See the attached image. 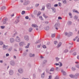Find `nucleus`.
<instances>
[{"mask_svg":"<svg viewBox=\"0 0 79 79\" xmlns=\"http://www.w3.org/2000/svg\"><path fill=\"white\" fill-rule=\"evenodd\" d=\"M76 66L77 68H79V64H77L76 65Z\"/></svg>","mask_w":79,"mask_h":79,"instance_id":"38","label":"nucleus"},{"mask_svg":"<svg viewBox=\"0 0 79 79\" xmlns=\"http://www.w3.org/2000/svg\"><path fill=\"white\" fill-rule=\"evenodd\" d=\"M5 26H1V29H4V28H5Z\"/></svg>","mask_w":79,"mask_h":79,"instance_id":"34","label":"nucleus"},{"mask_svg":"<svg viewBox=\"0 0 79 79\" xmlns=\"http://www.w3.org/2000/svg\"><path fill=\"white\" fill-rule=\"evenodd\" d=\"M60 27V24H55L54 25V27Z\"/></svg>","mask_w":79,"mask_h":79,"instance_id":"9","label":"nucleus"},{"mask_svg":"<svg viewBox=\"0 0 79 79\" xmlns=\"http://www.w3.org/2000/svg\"><path fill=\"white\" fill-rule=\"evenodd\" d=\"M77 59H78V60H79V56H77Z\"/></svg>","mask_w":79,"mask_h":79,"instance_id":"58","label":"nucleus"},{"mask_svg":"<svg viewBox=\"0 0 79 79\" xmlns=\"http://www.w3.org/2000/svg\"><path fill=\"white\" fill-rule=\"evenodd\" d=\"M63 3H66V1L65 0H63Z\"/></svg>","mask_w":79,"mask_h":79,"instance_id":"51","label":"nucleus"},{"mask_svg":"<svg viewBox=\"0 0 79 79\" xmlns=\"http://www.w3.org/2000/svg\"><path fill=\"white\" fill-rule=\"evenodd\" d=\"M56 60H57V61H58V60H59L60 59L59 58H58V57H56Z\"/></svg>","mask_w":79,"mask_h":79,"instance_id":"56","label":"nucleus"},{"mask_svg":"<svg viewBox=\"0 0 79 79\" xmlns=\"http://www.w3.org/2000/svg\"><path fill=\"white\" fill-rule=\"evenodd\" d=\"M68 23H69V25H70V24H72V22H71V21H69Z\"/></svg>","mask_w":79,"mask_h":79,"instance_id":"39","label":"nucleus"},{"mask_svg":"<svg viewBox=\"0 0 79 79\" xmlns=\"http://www.w3.org/2000/svg\"><path fill=\"white\" fill-rule=\"evenodd\" d=\"M73 12H74V13H78V11H77V10H73Z\"/></svg>","mask_w":79,"mask_h":79,"instance_id":"21","label":"nucleus"},{"mask_svg":"<svg viewBox=\"0 0 79 79\" xmlns=\"http://www.w3.org/2000/svg\"><path fill=\"white\" fill-rule=\"evenodd\" d=\"M74 19H77L78 18V17L77 16L75 15L74 18Z\"/></svg>","mask_w":79,"mask_h":79,"instance_id":"24","label":"nucleus"},{"mask_svg":"<svg viewBox=\"0 0 79 79\" xmlns=\"http://www.w3.org/2000/svg\"><path fill=\"white\" fill-rule=\"evenodd\" d=\"M15 41V40L13 38H11L10 39V41L11 43H12Z\"/></svg>","mask_w":79,"mask_h":79,"instance_id":"14","label":"nucleus"},{"mask_svg":"<svg viewBox=\"0 0 79 79\" xmlns=\"http://www.w3.org/2000/svg\"><path fill=\"white\" fill-rule=\"evenodd\" d=\"M39 4H36L35 5V6L36 7H37V6H39Z\"/></svg>","mask_w":79,"mask_h":79,"instance_id":"40","label":"nucleus"},{"mask_svg":"<svg viewBox=\"0 0 79 79\" xmlns=\"http://www.w3.org/2000/svg\"><path fill=\"white\" fill-rule=\"evenodd\" d=\"M19 45L20 46H21V45H23V43L21 42L19 44Z\"/></svg>","mask_w":79,"mask_h":79,"instance_id":"42","label":"nucleus"},{"mask_svg":"<svg viewBox=\"0 0 79 79\" xmlns=\"http://www.w3.org/2000/svg\"><path fill=\"white\" fill-rule=\"evenodd\" d=\"M29 44L28 43L27 44V46H26L25 47L26 48H29Z\"/></svg>","mask_w":79,"mask_h":79,"instance_id":"27","label":"nucleus"},{"mask_svg":"<svg viewBox=\"0 0 79 79\" xmlns=\"http://www.w3.org/2000/svg\"><path fill=\"white\" fill-rule=\"evenodd\" d=\"M78 38V37H76L75 38V39H73V41H75V40L77 39V38Z\"/></svg>","mask_w":79,"mask_h":79,"instance_id":"43","label":"nucleus"},{"mask_svg":"<svg viewBox=\"0 0 79 79\" xmlns=\"http://www.w3.org/2000/svg\"><path fill=\"white\" fill-rule=\"evenodd\" d=\"M39 18H40V19H41V20H43V19L42 18V16H40L39 17Z\"/></svg>","mask_w":79,"mask_h":79,"instance_id":"35","label":"nucleus"},{"mask_svg":"<svg viewBox=\"0 0 79 79\" xmlns=\"http://www.w3.org/2000/svg\"><path fill=\"white\" fill-rule=\"evenodd\" d=\"M25 19H29V17H28L27 16L25 17Z\"/></svg>","mask_w":79,"mask_h":79,"instance_id":"48","label":"nucleus"},{"mask_svg":"<svg viewBox=\"0 0 79 79\" xmlns=\"http://www.w3.org/2000/svg\"><path fill=\"white\" fill-rule=\"evenodd\" d=\"M55 79H59V78H58V77H56L55 78Z\"/></svg>","mask_w":79,"mask_h":79,"instance_id":"64","label":"nucleus"},{"mask_svg":"<svg viewBox=\"0 0 79 79\" xmlns=\"http://www.w3.org/2000/svg\"><path fill=\"white\" fill-rule=\"evenodd\" d=\"M25 13V11H23L22 12V15H24Z\"/></svg>","mask_w":79,"mask_h":79,"instance_id":"41","label":"nucleus"},{"mask_svg":"<svg viewBox=\"0 0 79 79\" xmlns=\"http://www.w3.org/2000/svg\"><path fill=\"white\" fill-rule=\"evenodd\" d=\"M9 73L10 75H12V74H13V73L12 72H11L10 71L9 72Z\"/></svg>","mask_w":79,"mask_h":79,"instance_id":"31","label":"nucleus"},{"mask_svg":"<svg viewBox=\"0 0 79 79\" xmlns=\"http://www.w3.org/2000/svg\"><path fill=\"white\" fill-rule=\"evenodd\" d=\"M52 12L53 13H55L56 11V10H55V9L54 8H52Z\"/></svg>","mask_w":79,"mask_h":79,"instance_id":"16","label":"nucleus"},{"mask_svg":"<svg viewBox=\"0 0 79 79\" xmlns=\"http://www.w3.org/2000/svg\"><path fill=\"white\" fill-rule=\"evenodd\" d=\"M42 47H43V48H47L46 46L44 45H42Z\"/></svg>","mask_w":79,"mask_h":79,"instance_id":"25","label":"nucleus"},{"mask_svg":"<svg viewBox=\"0 0 79 79\" xmlns=\"http://www.w3.org/2000/svg\"><path fill=\"white\" fill-rule=\"evenodd\" d=\"M43 16L45 18H48V16H46L44 14H43Z\"/></svg>","mask_w":79,"mask_h":79,"instance_id":"23","label":"nucleus"},{"mask_svg":"<svg viewBox=\"0 0 79 79\" xmlns=\"http://www.w3.org/2000/svg\"><path fill=\"white\" fill-rule=\"evenodd\" d=\"M61 72L64 75H65L66 74V72H65L63 71V70H61Z\"/></svg>","mask_w":79,"mask_h":79,"instance_id":"17","label":"nucleus"},{"mask_svg":"<svg viewBox=\"0 0 79 79\" xmlns=\"http://www.w3.org/2000/svg\"><path fill=\"white\" fill-rule=\"evenodd\" d=\"M15 41L16 42H20V39H19V38L18 37H17L15 39Z\"/></svg>","mask_w":79,"mask_h":79,"instance_id":"3","label":"nucleus"},{"mask_svg":"<svg viewBox=\"0 0 79 79\" xmlns=\"http://www.w3.org/2000/svg\"><path fill=\"white\" fill-rule=\"evenodd\" d=\"M29 56L30 57H34V56H35V54H32L30 53L29 54Z\"/></svg>","mask_w":79,"mask_h":79,"instance_id":"10","label":"nucleus"},{"mask_svg":"<svg viewBox=\"0 0 79 79\" xmlns=\"http://www.w3.org/2000/svg\"><path fill=\"white\" fill-rule=\"evenodd\" d=\"M25 39L26 40H29V38L27 36H26L25 37Z\"/></svg>","mask_w":79,"mask_h":79,"instance_id":"12","label":"nucleus"},{"mask_svg":"<svg viewBox=\"0 0 79 79\" xmlns=\"http://www.w3.org/2000/svg\"><path fill=\"white\" fill-rule=\"evenodd\" d=\"M54 44L55 45H56L57 44H58V42H57L56 41H55L54 42Z\"/></svg>","mask_w":79,"mask_h":79,"instance_id":"36","label":"nucleus"},{"mask_svg":"<svg viewBox=\"0 0 79 79\" xmlns=\"http://www.w3.org/2000/svg\"><path fill=\"white\" fill-rule=\"evenodd\" d=\"M29 3V1H27L25 2L24 3L23 5H28Z\"/></svg>","mask_w":79,"mask_h":79,"instance_id":"8","label":"nucleus"},{"mask_svg":"<svg viewBox=\"0 0 79 79\" xmlns=\"http://www.w3.org/2000/svg\"><path fill=\"white\" fill-rule=\"evenodd\" d=\"M68 52V50L66 49L65 51V53H66V52Z\"/></svg>","mask_w":79,"mask_h":79,"instance_id":"52","label":"nucleus"},{"mask_svg":"<svg viewBox=\"0 0 79 79\" xmlns=\"http://www.w3.org/2000/svg\"><path fill=\"white\" fill-rule=\"evenodd\" d=\"M55 65L56 66H58V65H59V66H62V64L61 62H59L58 64H56Z\"/></svg>","mask_w":79,"mask_h":79,"instance_id":"4","label":"nucleus"},{"mask_svg":"<svg viewBox=\"0 0 79 79\" xmlns=\"http://www.w3.org/2000/svg\"><path fill=\"white\" fill-rule=\"evenodd\" d=\"M61 45V43H60L57 46V48H58Z\"/></svg>","mask_w":79,"mask_h":79,"instance_id":"13","label":"nucleus"},{"mask_svg":"<svg viewBox=\"0 0 79 79\" xmlns=\"http://www.w3.org/2000/svg\"><path fill=\"white\" fill-rule=\"evenodd\" d=\"M55 36V33L52 34L51 35L52 37H54Z\"/></svg>","mask_w":79,"mask_h":79,"instance_id":"19","label":"nucleus"},{"mask_svg":"<svg viewBox=\"0 0 79 79\" xmlns=\"http://www.w3.org/2000/svg\"><path fill=\"white\" fill-rule=\"evenodd\" d=\"M69 34L70 36H71V35H73V33L71 32H70Z\"/></svg>","mask_w":79,"mask_h":79,"instance_id":"37","label":"nucleus"},{"mask_svg":"<svg viewBox=\"0 0 79 79\" xmlns=\"http://www.w3.org/2000/svg\"><path fill=\"white\" fill-rule=\"evenodd\" d=\"M69 16H71L72 15V14H71V13H69Z\"/></svg>","mask_w":79,"mask_h":79,"instance_id":"61","label":"nucleus"},{"mask_svg":"<svg viewBox=\"0 0 79 79\" xmlns=\"http://www.w3.org/2000/svg\"><path fill=\"white\" fill-rule=\"evenodd\" d=\"M72 69L73 71H74V70H76V69H75V68H74V67H73L72 68Z\"/></svg>","mask_w":79,"mask_h":79,"instance_id":"32","label":"nucleus"},{"mask_svg":"<svg viewBox=\"0 0 79 79\" xmlns=\"http://www.w3.org/2000/svg\"><path fill=\"white\" fill-rule=\"evenodd\" d=\"M8 21V20L7 19H5L3 20V24H5L6 23V22H7Z\"/></svg>","mask_w":79,"mask_h":79,"instance_id":"11","label":"nucleus"},{"mask_svg":"<svg viewBox=\"0 0 79 79\" xmlns=\"http://www.w3.org/2000/svg\"><path fill=\"white\" fill-rule=\"evenodd\" d=\"M49 79H52V76H49Z\"/></svg>","mask_w":79,"mask_h":79,"instance_id":"54","label":"nucleus"},{"mask_svg":"<svg viewBox=\"0 0 79 79\" xmlns=\"http://www.w3.org/2000/svg\"><path fill=\"white\" fill-rule=\"evenodd\" d=\"M54 71V68H52L50 70V71Z\"/></svg>","mask_w":79,"mask_h":79,"instance_id":"30","label":"nucleus"},{"mask_svg":"<svg viewBox=\"0 0 79 79\" xmlns=\"http://www.w3.org/2000/svg\"><path fill=\"white\" fill-rule=\"evenodd\" d=\"M34 13L35 14H36V13H37V11L36 10H35L34 11Z\"/></svg>","mask_w":79,"mask_h":79,"instance_id":"53","label":"nucleus"},{"mask_svg":"<svg viewBox=\"0 0 79 79\" xmlns=\"http://www.w3.org/2000/svg\"><path fill=\"white\" fill-rule=\"evenodd\" d=\"M46 7L48 9H50L51 8V4L50 3L47 4L46 5Z\"/></svg>","mask_w":79,"mask_h":79,"instance_id":"1","label":"nucleus"},{"mask_svg":"<svg viewBox=\"0 0 79 79\" xmlns=\"http://www.w3.org/2000/svg\"><path fill=\"white\" fill-rule=\"evenodd\" d=\"M9 56V54H6V56Z\"/></svg>","mask_w":79,"mask_h":79,"instance_id":"55","label":"nucleus"},{"mask_svg":"<svg viewBox=\"0 0 79 79\" xmlns=\"http://www.w3.org/2000/svg\"><path fill=\"white\" fill-rule=\"evenodd\" d=\"M79 76V74L78 73H77L74 76V77L76 78H77Z\"/></svg>","mask_w":79,"mask_h":79,"instance_id":"7","label":"nucleus"},{"mask_svg":"<svg viewBox=\"0 0 79 79\" xmlns=\"http://www.w3.org/2000/svg\"><path fill=\"white\" fill-rule=\"evenodd\" d=\"M10 64L12 66H14L15 64V62L13 61H12L10 62Z\"/></svg>","mask_w":79,"mask_h":79,"instance_id":"5","label":"nucleus"},{"mask_svg":"<svg viewBox=\"0 0 79 79\" xmlns=\"http://www.w3.org/2000/svg\"><path fill=\"white\" fill-rule=\"evenodd\" d=\"M20 2H21V3H23V0H20Z\"/></svg>","mask_w":79,"mask_h":79,"instance_id":"62","label":"nucleus"},{"mask_svg":"<svg viewBox=\"0 0 79 79\" xmlns=\"http://www.w3.org/2000/svg\"><path fill=\"white\" fill-rule=\"evenodd\" d=\"M31 26L33 27H38V26L35 24H32Z\"/></svg>","mask_w":79,"mask_h":79,"instance_id":"6","label":"nucleus"},{"mask_svg":"<svg viewBox=\"0 0 79 79\" xmlns=\"http://www.w3.org/2000/svg\"><path fill=\"white\" fill-rule=\"evenodd\" d=\"M5 8H6V7H5V6H3L1 7V10H5Z\"/></svg>","mask_w":79,"mask_h":79,"instance_id":"15","label":"nucleus"},{"mask_svg":"<svg viewBox=\"0 0 79 79\" xmlns=\"http://www.w3.org/2000/svg\"><path fill=\"white\" fill-rule=\"evenodd\" d=\"M40 14H41V12H39L38 13V15H40Z\"/></svg>","mask_w":79,"mask_h":79,"instance_id":"46","label":"nucleus"},{"mask_svg":"<svg viewBox=\"0 0 79 79\" xmlns=\"http://www.w3.org/2000/svg\"><path fill=\"white\" fill-rule=\"evenodd\" d=\"M48 29H49V27H46V31H47L48 30Z\"/></svg>","mask_w":79,"mask_h":79,"instance_id":"33","label":"nucleus"},{"mask_svg":"<svg viewBox=\"0 0 79 79\" xmlns=\"http://www.w3.org/2000/svg\"><path fill=\"white\" fill-rule=\"evenodd\" d=\"M12 49V47H10V48L8 49V51L9 52H10V51H11V50Z\"/></svg>","mask_w":79,"mask_h":79,"instance_id":"22","label":"nucleus"},{"mask_svg":"<svg viewBox=\"0 0 79 79\" xmlns=\"http://www.w3.org/2000/svg\"><path fill=\"white\" fill-rule=\"evenodd\" d=\"M32 31V28H29V32H31V31Z\"/></svg>","mask_w":79,"mask_h":79,"instance_id":"28","label":"nucleus"},{"mask_svg":"<svg viewBox=\"0 0 79 79\" xmlns=\"http://www.w3.org/2000/svg\"><path fill=\"white\" fill-rule=\"evenodd\" d=\"M40 46H41V44H40V45H38L37 46V48H40Z\"/></svg>","mask_w":79,"mask_h":79,"instance_id":"44","label":"nucleus"},{"mask_svg":"<svg viewBox=\"0 0 79 79\" xmlns=\"http://www.w3.org/2000/svg\"><path fill=\"white\" fill-rule=\"evenodd\" d=\"M44 63H46L47 62V60H45L44 61Z\"/></svg>","mask_w":79,"mask_h":79,"instance_id":"63","label":"nucleus"},{"mask_svg":"<svg viewBox=\"0 0 79 79\" xmlns=\"http://www.w3.org/2000/svg\"><path fill=\"white\" fill-rule=\"evenodd\" d=\"M73 55H76V52H74L73 53Z\"/></svg>","mask_w":79,"mask_h":79,"instance_id":"59","label":"nucleus"},{"mask_svg":"<svg viewBox=\"0 0 79 79\" xmlns=\"http://www.w3.org/2000/svg\"><path fill=\"white\" fill-rule=\"evenodd\" d=\"M3 42H2V41H0V44L1 45H3Z\"/></svg>","mask_w":79,"mask_h":79,"instance_id":"49","label":"nucleus"},{"mask_svg":"<svg viewBox=\"0 0 79 79\" xmlns=\"http://www.w3.org/2000/svg\"><path fill=\"white\" fill-rule=\"evenodd\" d=\"M58 69V67H56V71H57Z\"/></svg>","mask_w":79,"mask_h":79,"instance_id":"60","label":"nucleus"},{"mask_svg":"<svg viewBox=\"0 0 79 79\" xmlns=\"http://www.w3.org/2000/svg\"><path fill=\"white\" fill-rule=\"evenodd\" d=\"M18 71L20 73H23V69H20L18 70Z\"/></svg>","mask_w":79,"mask_h":79,"instance_id":"18","label":"nucleus"},{"mask_svg":"<svg viewBox=\"0 0 79 79\" xmlns=\"http://www.w3.org/2000/svg\"><path fill=\"white\" fill-rule=\"evenodd\" d=\"M54 7H56V6H58V4H56L54 5Z\"/></svg>","mask_w":79,"mask_h":79,"instance_id":"45","label":"nucleus"},{"mask_svg":"<svg viewBox=\"0 0 79 79\" xmlns=\"http://www.w3.org/2000/svg\"><path fill=\"white\" fill-rule=\"evenodd\" d=\"M70 77H71L72 78H74V76H73L72 74L70 75Z\"/></svg>","mask_w":79,"mask_h":79,"instance_id":"26","label":"nucleus"},{"mask_svg":"<svg viewBox=\"0 0 79 79\" xmlns=\"http://www.w3.org/2000/svg\"><path fill=\"white\" fill-rule=\"evenodd\" d=\"M58 5L59 6H61V4L59 2L58 3Z\"/></svg>","mask_w":79,"mask_h":79,"instance_id":"47","label":"nucleus"},{"mask_svg":"<svg viewBox=\"0 0 79 79\" xmlns=\"http://www.w3.org/2000/svg\"><path fill=\"white\" fill-rule=\"evenodd\" d=\"M44 73L43 74H41V77L42 78H44Z\"/></svg>","mask_w":79,"mask_h":79,"instance_id":"29","label":"nucleus"},{"mask_svg":"<svg viewBox=\"0 0 79 79\" xmlns=\"http://www.w3.org/2000/svg\"><path fill=\"white\" fill-rule=\"evenodd\" d=\"M58 19H62V18H61V17H58Z\"/></svg>","mask_w":79,"mask_h":79,"instance_id":"50","label":"nucleus"},{"mask_svg":"<svg viewBox=\"0 0 79 79\" xmlns=\"http://www.w3.org/2000/svg\"><path fill=\"white\" fill-rule=\"evenodd\" d=\"M3 50H5L6 49H7L8 48V46H5V45H4L3 46Z\"/></svg>","mask_w":79,"mask_h":79,"instance_id":"2","label":"nucleus"},{"mask_svg":"<svg viewBox=\"0 0 79 79\" xmlns=\"http://www.w3.org/2000/svg\"><path fill=\"white\" fill-rule=\"evenodd\" d=\"M65 35H68V34L67 32H65Z\"/></svg>","mask_w":79,"mask_h":79,"instance_id":"57","label":"nucleus"},{"mask_svg":"<svg viewBox=\"0 0 79 79\" xmlns=\"http://www.w3.org/2000/svg\"><path fill=\"white\" fill-rule=\"evenodd\" d=\"M18 19H19V18L18 17V18H17V20L15 21L16 23H18L19 22V20Z\"/></svg>","mask_w":79,"mask_h":79,"instance_id":"20","label":"nucleus"}]
</instances>
